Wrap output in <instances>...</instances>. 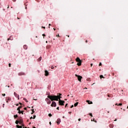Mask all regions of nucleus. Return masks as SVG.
Listing matches in <instances>:
<instances>
[{
    "label": "nucleus",
    "mask_w": 128,
    "mask_h": 128,
    "mask_svg": "<svg viewBox=\"0 0 128 128\" xmlns=\"http://www.w3.org/2000/svg\"><path fill=\"white\" fill-rule=\"evenodd\" d=\"M62 94H58V96H48V98H50L52 102H54V100H58L60 98H62Z\"/></svg>",
    "instance_id": "1"
},
{
    "label": "nucleus",
    "mask_w": 128,
    "mask_h": 128,
    "mask_svg": "<svg viewBox=\"0 0 128 128\" xmlns=\"http://www.w3.org/2000/svg\"><path fill=\"white\" fill-rule=\"evenodd\" d=\"M76 62L77 63V66H82V60L80 58L78 57L76 59Z\"/></svg>",
    "instance_id": "2"
},
{
    "label": "nucleus",
    "mask_w": 128,
    "mask_h": 128,
    "mask_svg": "<svg viewBox=\"0 0 128 128\" xmlns=\"http://www.w3.org/2000/svg\"><path fill=\"white\" fill-rule=\"evenodd\" d=\"M58 104L60 106H64V101L62 100H60V98Z\"/></svg>",
    "instance_id": "3"
},
{
    "label": "nucleus",
    "mask_w": 128,
    "mask_h": 128,
    "mask_svg": "<svg viewBox=\"0 0 128 128\" xmlns=\"http://www.w3.org/2000/svg\"><path fill=\"white\" fill-rule=\"evenodd\" d=\"M75 76L78 78V80H79V82H82V76H78L76 74Z\"/></svg>",
    "instance_id": "4"
},
{
    "label": "nucleus",
    "mask_w": 128,
    "mask_h": 128,
    "mask_svg": "<svg viewBox=\"0 0 128 128\" xmlns=\"http://www.w3.org/2000/svg\"><path fill=\"white\" fill-rule=\"evenodd\" d=\"M19 124H21V126H24V120H22V119H20L19 120Z\"/></svg>",
    "instance_id": "5"
},
{
    "label": "nucleus",
    "mask_w": 128,
    "mask_h": 128,
    "mask_svg": "<svg viewBox=\"0 0 128 128\" xmlns=\"http://www.w3.org/2000/svg\"><path fill=\"white\" fill-rule=\"evenodd\" d=\"M51 106H56V103L55 102H52L51 104Z\"/></svg>",
    "instance_id": "6"
},
{
    "label": "nucleus",
    "mask_w": 128,
    "mask_h": 128,
    "mask_svg": "<svg viewBox=\"0 0 128 128\" xmlns=\"http://www.w3.org/2000/svg\"><path fill=\"white\" fill-rule=\"evenodd\" d=\"M12 100V98L10 97L6 98V102H10Z\"/></svg>",
    "instance_id": "7"
},
{
    "label": "nucleus",
    "mask_w": 128,
    "mask_h": 128,
    "mask_svg": "<svg viewBox=\"0 0 128 128\" xmlns=\"http://www.w3.org/2000/svg\"><path fill=\"white\" fill-rule=\"evenodd\" d=\"M18 76H26V74L23 72H20L18 74Z\"/></svg>",
    "instance_id": "8"
},
{
    "label": "nucleus",
    "mask_w": 128,
    "mask_h": 128,
    "mask_svg": "<svg viewBox=\"0 0 128 128\" xmlns=\"http://www.w3.org/2000/svg\"><path fill=\"white\" fill-rule=\"evenodd\" d=\"M60 122H61V120H60V118H58V120H57V124H60Z\"/></svg>",
    "instance_id": "9"
},
{
    "label": "nucleus",
    "mask_w": 128,
    "mask_h": 128,
    "mask_svg": "<svg viewBox=\"0 0 128 128\" xmlns=\"http://www.w3.org/2000/svg\"><path fill=\"white\" fill-rule=\"evenodd\" d=\"M48 74H49L48 72V70H45L46 76H48Z\"/></svg>",
    "instance_id": "10"
},
{
    "label": "nucleus",
    "mask_w": 128,
    "mask_h": 128,
    "mask_svg": "<svg viewBox=\"0 0 128 128\" xmlns=\"http://www.w3.org/2000/svg\"><path fill=\"white\" fill-rule=\"evenodd\" d=\"M14 95L15 96H16V98L18 97V100H20L19 96L18 94H16V92H14Z\"/></svg>",
    "instance_id": "11"
},
{
    "label": "nucleus",
    "mask_w": 128,
    "mask_h": 128,
    "mask_svg": "<svg viewBox=\"0 0 128 128\" xmlns=\"http://www.w3.org/2000/svg\"><path fill=\"white\" fill-rule=\"evenodd\" d=\"M86 102H88V104H92V102L88 100H86Z\"/></svg>",
    "instance_id": "12"
},
{
    "label": "nucleus",
    "mask_w": 128,
    "mask_h": 128,
    "mask_svg": "<svg viewBox=\"0 0 128 128\" xmlns=\"http://www.w3.org/2000/svg\"><path fill=\"white\" fill-rule=\"evenodd\" d=\"M23 48H24V50H28V46H26V45H24V46H23Z\"/></svg>",
    "instance_id": "13"
},
{
    "label": "nucleus",
    "mask_w": 128,
    "mask_h": 128,
    "mask_svg": "<svg viewBox=\"0 0 128 128\" xmlns=\"http://www.w3.org/2000/svg\"><path fill=\"white\" fill-rule=\"evenodd\" d=\"M17 110H18V114H22V111L20 110V109L18 108H17Z\"/></svg>",
    "instance_id": "14"
},
{
    "label": "nucleus",
    "mask_w": 128,
    "mask_h": 128,
    "mask_svg": "<svg viewBox=\"0 0 128 128\" xmlns=\"http://www.w3.org/2000/svg\"><path fill=\"white\" fill-rule=\"evenodd\" d=\"M109 127L110 128H114V124H110L109 125Z\"/></svg>",
    "instance_id": "15"
},
{
    "label": "nucleus",
    "mask_w": 128,
    "mask_h": 128,
    "mask_svg": "<svg viewBox=\"0 0 128 128\" xmlns=\"http://www.w3.org/2000/svg\"><path fill=\"white\" fill-rule=\"evenodd\" d=\"M52 103V101H50V100H49L47 102V104H50Z\"/></svg>",
    "instance_id": "16"
},
{
    "label": "nucleus",
    "mask_w": 128,
    "mask_h": 128,
    "mask_svg": "<svg viewBox=\"0 0 128 128\" xmlns=\"http://www.w3.org/2000/svg\"><path fill=\"white\" fill-rule=\"evenodd\" d=\"M16 126L18 128H22V126L17 125V126Z\"/></svg>",
    "instance_id": "17"
},
{
    "label": "nucleus",
    "mask_w": 128,
    "mask_h": 128,
    "mask_svg": "<svg viewBox=\"0 0 128 128\" xmlns=\"http://www.w3.org/2000/svg\"><path fill=\"white\" fill-rule=\"evenodd\" d=\"M78 102H77L74 104V106H78Z\"/></svg>",
    "instance_id": "18"
},
{
    "label": "nucleus",
    "mask_w": 128,
    "mask_h": 128,
    "mask_svg": "<svg viewBox=\"0 0 128 128\" xmlns=\"http://www.w3.org/2000/svg\"><path fill=\"white\" fill-rule=\"evenodd\" d=\"M32 112L31 113V114H34V110L32 109Z\"/></svg>",
    "instance_id": "19"
},
{
    "label": "nucleus",
    "mask_w": 128,
    "mask_h": 128,
    "mask_svg": "<svg viewBox=\"0 0 128 128\" xmlns=\"http://www.w3.org/2000/svg\"><path fill=\"white\" fill-rule=\"evenodd\" d=\"M115 105L116 106H122V103L119 104H115Z\"/></svg>",
    "instance_id": "20"
},
{
    "label": "nucleus",
    "mask_w": 128,
    "mask_h": 128,
    "mask_svg": "<svg viewBox=\"0 0 128 128\" xmlns=\"http://www.w3.org/2000/svg\"><path fill=\"white\" fill-rule=\"evenodd\" d=\"M16 124H20V122L18 120H16Z\"/></svg>",
    "instance_id": "21"
},
{
    "label": "nucleus",
    "mask_w": 128,
    "mask_h": 128,
    "mask_svg": "<svg viewBox=\"0 0 128 128\" xmlns=\"http://www.w3.org/2000/svg\"><path fill=\"white\" fill-rule=\"evenodd\" d=\"M24 101H26V102H28V100H26V98H24Z\"/></svg>",
    "instance_id": "22"
},
{
    "label": "nucleus",
    "mask_w": 128,
    "mask_h": 128,
    "mask_svg": "<svg viewBox=\"0 0 128 128\" xmlns=\"http://www.w3.org/2000/svg\"><path fill=\"white\" fill-rule=\"evenodd\" d=\"M38 60L39 62H40V60H42V56H40V58H38Z\"/></svg>",
    "instance_id": "23"
},
{
    "label": "nucleus",
    "mask_w": 128,
    "mask_h": 128,
    "mask_svg": "<svg viewBox=\"0 0 128 128\" xmlns=\"http://www.w3.org/2000/svg\"><path fill=\"white\" fill-rule=\"evenodd\" d=\"M45 100L47 102H48V100H50V99L49 98H46Z\"/></svg>",
    "instance_id": "24"
},
{
    "label": "nucleus",
    "mask_w": 128,
    "mask_h": 128,
    "mask_svg": "<svg viewBox=\"0 0 128 128\" xmlns=\"http://www.w3.org/2000/svg\"><path fill=\"white\" fill-rule=\"evenodd\" d=\"M18 114L14 115V118H18Z\"/></svg>",
    "instance_id": "25"
},
{
    "label": "nucleus",
    "mask_w": 128,
    "mask_h": 128,
    "mask_svg": "<svg viewBox=\"0 0 128 128\" xmlns=\"http://www.w3.org/2000/svg\"><path fill=\"white\" fill-rule=\"evenodd\" d=\"M100 78H104V76L102 75H100Z\"/></svg>",
    "instance_id": "26"
},
{
    "label": "nucleus",
    "mask_w": 128,
    "mask_h": 128,
    "mask_svg": "<svg viewBox=\"0 0 128 128\" xmlns=\"http://www.w3.org/2000/svg\"><path fill=\"white\" fill-rule=\"evenodd\" d=\"M107 96H108V98H112V95L108 94Z\"/></svg>",
    "instance_id": "27"
},
{
    "label": "nucleus",
    "mask_w": 128,
    "mask_h": 128,
    "mask_svg": "<svg viewBox=\"0 0 128 128\" xmlns=\"http://www.w3.org/2000/svg\"><path fill=\"white\" fill-rule=\"evenodd\" d=\"M52 116V114H48V116Z\"/></svg>",
    "instance_id": "28"
},
{
    "label": "nucleus",
    "mask_w": 128,
    "mask_h": 128,
    "mask_svg": "<svg viewBox=\"0 0 128 128\" xmlns=\"http://www.w3.org/2000/svg\"><path fill=\"white\" fill-rule=\"evenodd\" d=\"M10 38H12V36H10V38L8 39V40H12V39Z\"/></svg>",
    "instance_id": "29"
},
{
    "label": "nucleus",
    "mask_w": 128,
    "mask_h": 128,
    "mask_svg": "<svg viewBox=\"0 0 128 128\" xmlns=\"http://www.w3.org/2000/svg\"><path fill=\"white\" fill-rule=\"evenodd\" d=\"M51 68L52 70H54V66H52Z\"/></svg>",
    "instance_id": "30"
},
{
    "label": "nucleus",
    "mask_w": 128,
    "mask_h": 128,
    "mask_svg": "<svg viewBox=\"0 0 128 128\" xmlns=\"http://www.w3.org/2000/svg\"><path fill=\"white\" fill-rule=\"evenodd\" d=\"M8 66H9V67L10 68V66H12V64H11L10 63V64H8Z\"/></svg>",
    "instance_id": "31"
},
{
    "label": "nucleus",
    "mask_w": 128,
    "mask_h": 128,
    "mask_svg": "<svg viewBox=\"0 0 128 128\" xmlns=\"http://www.w3.org/2000/svg\"><path fill=\"white\" fill-rule=\"evenodd\" d=\"M2 96H6V94H2Z\"/></svg>",
    "instance_id": "32"
},
{
    "label": "nucleus",
    "mask_w": 128,
    "mask_h": 128,
    "mask_svg": "<svg viewBox=\"0 0 128 128\" xmlns=\"http://www.w3.org/2000/svg\"><path fill=\"white\" fill-rule=\"evenodd\" d=\"M89 114L90 116H92V113H90Z\"/></svg>",
    "instance_id": "33"
},
{
    "label": "nucleus",
    "mask_w": 128,
    "mask_h": 128,
    "mask_svg": "<svg viewBox=\"0 0 128 128\" xmlns=\"http://www.w3.org/2000/svg\"><path fill=\"white\" fill-rule=\"evenodd\" d=\"M22 108V106H19L18 108H19L20 110V108Z\"/></svg>",
    "instance_id": "34"
},
{
    "label": "nucleus",
    "mask_w": 128,
    "mask_h": 128,
    "mask_svg": "<svg viewBox=\"0 0 128 128\" xmlns=\"http://www.w3.org/2000/svg\"><path fill=\"white\" fill-rule=\"evenodd\" d=\"M42 36H44H44H46V35L44 34H43Z\"/></svg>",
    "instance_id": "35"
},
{
    "label": "nucleus",
    "mask_w": 128,
    "mask_h": 128,
    "mask_svg": "<svg viewBox=\"0 0 128 128\" xmlns=\"http://www.w3.org/2000/svg\"><path fill=\"white\" fill-rule=\"evenodd\" d=\"M102 66V62H100L99 64V66Z\"/></svg>",
    "instance_id": "36"
},
{
    "label": "nucleus",
    "mask_w": 128,
    "mask_h": 128,
    "mask_svg": "<svg viewBox=\"0 0 128 128\" xmlns=\"http://www.w3.org/2000/svg\"><path fill=\"white\" fill-rule=\"evenodd\" d=\"M21 114H24V111H21Z\"/></svg>",
    "instance_id": "37"
},
{
    "label": "nucleus",
    "mask_w": 128,
    "mask_h": 128,
    "mask_svg": "<svg viewBox=\"0 0 128 128\" xmlns=\"http://www.w3.org/2000/svg\"><path fill=\"white\" fill-rule=\"evenodd\" d=\"M74 107V105H72L70 107V108H72Z\"/></svg>",
    "instance_id": "38"
},
{
    "label": "nucleus",
    "mask_w": 128,
    "mask_h": 128,
    "mask_svg": "<svg viewBox=\"0 0 128 128\" xmlns=\"http://www.w3.org/2000/svg\"><path fill=\"white\" fill-rule=\"evenodd\" d=\"M19 104H20V106H22V104L21 102H19Z\"/></svg>",
    "instance_id": "39"
},
{
    "label": "nucleus",
    "mask_w": 128,
    "mask_h": 128,
    "mask_svg": "<svg viewBox=\"0 0 128 128\" xmlns=\"http://www.w3.org/2000/svg\"><path fill=\"white\" fill-rule=\"evenodd\" d=\"M78 120L79 122H80V120H82V119L79 118V119Z\"/></svg>",
    "instance_id": "40"
},
{
    "label": "nucleus",
    "mask_w": 128,
    "mask_h": 128,
    "mask_svg": "<svg viewBox=\"0 0 128 128\" xmlns=\"http://www.w3.org/2000/svg\"><path fill=\"white\" fill-rule=\"evenodd\" d=\"M66 106H68V104H66L65 106V108H66Z\"/></svg>",
    "instance_id": "41"
},
{
    "label": "nucleus",
    "mask_w": 128,
    "mask_h": 128,
    "mask_svg": "<svg viewBox=\"0 0 128 128\" xmlns=\"http://www.w3.org/2000/svg\"><path fill=\"white\" fill-rule=\"evenodd\" d=\"M36 116H33V118H36Z\"/></svg>",
    "instance_id": "42"
},
{
    "label": "nucleus",
    "mask_w": 128,
    "mask_h": 128,
    "mask_svg": "<svg viewBox=\"0 0 128 128\" xmlns=\"http://www.w3.org/2000/svg\"><path fill=\"white\" fill-rule=\"evenodd\" d=\"M56 110H60V107H58L57 108H56Z\"/></svg>",
    "instance_id": "43"
},
{
    "label": "nucleus",
    "mask_w": 128,
    "mask_h": 128,
    "mask_svg": "<svg viewBox=\"0 0 128 128\" xmlns=\"http://www.w3.org/2000/svg\"><path fill=\"white\" fill-rule=\"evenodd\" d=\"M56 36L57 38H58V36H60V35H58H58H56Z\"/></svg>",
    "instance_id": "44"
},
{
    "label": "nucleus",
    "mask_w": 128,
    "mask_h": 128,
    "mask_svg": "<svg viewBox=\"0 0 128 128\" xmlns=\"http://www.w3.org/2000/svg\"><path fill=\"white\" fill-rule=\"evenodd\" d=\"M42 28H46L45 26H42Z\"/></svg>",
    "instance_id": "45"
},
{
    "label": "nucleus",
    "mask_w": 128,
    "mask_h": 128,
    "mask_svg": "<svg viewBox=\"0 0 128 128\" xmlns=\"http://www.w3.org/2000/svg\"><path fill=\"white\" fill-rule=\"evenodd\" d=\"M68 114H72V112H68Z\"/></svg>",
    "instance_id": "46"
},
{
    "label": "nucleus",
    "mask_w": 128,
    "mask_h": 128,
    "mask_svg": "<svg viewBox=\"0 0 128 128\" xmlns=\"http://www.w3.org/2000/svg\"><path fill=\"white\" fill-rule=\"evenodd\" d=\"M24 110H26V108H24Z\"/></svg>",
    "instance_id": "47"
},
{
    "label": "nucleus",
    "mask_w": 128,
    "mask_h": 128,
    "mask_svg": "<svg viewBox=\"0 0 128 128\" xmlns=\"http://www.w3.org/2000/svg\"><path fill=\"white\" fill-rule=\"evenodd\" d=\"M86 44H88V40H86Z\"/></svg>",
    "instance_id": "48"
},
{
    "label": "nucleus",
    "mask_w": 128,
    "mask_h": 128,
    "mask_svg": "<svg viewBox=\"0 0 128 128\" xmlns=\"http://www.w3.org/2000/svg\"><path fill=\"white\" fill-rule=\"evenodd\" d=\"M50 126H52V122H50Z\"/></svg>",
    "instance_id": "49"
},
{
    "label": "nucleus",
    "mask_w": 128,
    "mask_h": 128,
    "mask_svg": "<svg viewBox=\"0 0 128 128\" xmlns=\"http://www.w3.org/2000/svg\"><path fill=\"white\" fill-rule=\"evenodd\" d=\"M87 80H88V82H90V78H88Z\"/></svg>",
    "instance_id": "50"
},
{
    "label": "nucleus",
    "mask_w": 128,
    "mask_h": 128,
    "mask_svg": "<svg viewBox=\"0 0 128 128\" xmlns=\"http://www.w3.org/2000/svg\"><path fill=\"white\" fill-rule=\"evenodd\" d=\"M2 108H4V104H3Z\"/></svg>",
    "instance_id": "51"
},
{
    "label": "nucleus",
    "mask_w": 128,
    "mask_h": 128,
    "mask_svg": "<svg viewBox=\"0 0 128 128\" xmlns=\"http://www.w3.org/2000/svg\"><path fill=\"white\" fill-rule=\"evenodd\" d=\"M13 2H16V0H12Z\"/></svg>",
    "instance_id": "52"
},
{
    "label": "nucleus",
    "mask_w": 128,
    "mask_h": 128,
    "mask_svg": "<svg viewBox=\"0 0 128 128\" xmlns=\"http://www.w3.org/2000/svg\"><path fill=\"white\" fill-rule=\"evenodd\" d=\"M32 118H34L31 117V118H30V120H32Z\"/></svg>",
    "instance_id": "53"
},
{
    "label": "nucleus",
    "mask_w": 128,
    "mask_h": 128,
    "mask_svg": "<svg viewBox=\"0 0 128 128\" xmlns=\"http://www.w3.org/2000/svg\"><path fill=\"white\" fill-rule=\"evenodd\" d=\"M91 66H92V64H90Z\"/></svg>",
    "instance_id": "54"
},
{
    "label": "nucleus",
    "mask_w": 128,
    "mask_h": 128,
    "mask_svg": "<svg viewBox=\"0 0 128 128\" xmlns=\"http://www.w3.org/2000/svg\"><path fill=\"white\" fill-rule=\"evenodd\" d=\"M16 106H18V104H16Z\"/></svg>",
    "instance_id": "55"
},
{
    "label": "nucleus",
    "mask_w": 128,
    "mask_h": 128,
    "mask_svg": "<svg viewBox=\"0 0 128 128\" xmlns=\"http://www.w3.org/2000/svg\"><path fill=\"white\" fill-rule=\"evenodd\" d=\"M114 122H116V119L115 120H114Z\"/></svg>",
    "instance_id": "56"
},
{
    "label": "nucleus",
    "mask_w": 128,
    "mask_h": 128,
    "mask_svg": "<svg viewBox=\"0 0 128 128\" xmlns=\"http://www.w3.org/2000/svg\"><path fill=\"white\" fill-rule=\"evenodd\" d=\"M54 30H56V28H54Z\"/></svg>",
    "instance_id": "57"
},
{
    "label": "nucleus",
    "mask_w": 128,
    "mask_h": 128,
    "mask_svg": "<svg viewBox=\"0 0 128 128\" xmlns=\"http://www.w3.org/2000/svg\"><path fill=\"white\" fill-rule=\"evenodd\" d=\"M34 100H37L36 99H34Z\"/></svg>",
    "instance_id": "58"
},
{
    "label": "nucleus",
    "mask_w": 128,
    "mask_h": 128,
    "mask_svg": "<svg viewBox=\"0 0 128 128\" xmlns=\"http://www.w3.org/2000/svg\"><path fill=\"white\" fill-rule=\"evenodd\" d=\"M52 26L50 24H49V26Z\"/></svg>",
    "instance_id": "59"
},
{
    "label": "nucleus",
    "mask_w": 128,
    "mask_h": 128,
    "mask_svg": "<svg viewBox=\"0 0 128 128\" xmlns=\"http://www.w3.org/2000/svg\"><path fill=\"white\" fill-rule=\"evenodd\" d=\"M68 38H70V35H68Z\"/></svg>",
    "instance_id": "60"
},
{
    "label": "nucleus",
    "mask_w": 128,
    "mask_h": 128,
    "mask_svg": "<svg viewBox=\"0 0 128 128\" xmlns=\"http://www.w3.org/2000/svg\"><path fill=\"white\" fill-rule=\"evenodd\" d=\"M46 44H48V41H46Z\"/></svg>",
    "instance_id": "61"
},
{
    "label": "nucleus",
    "mask_w": 128,
    "mask_h": 128,
    "mask_svg": "<svg viewBox=\"0 0 128 128\" xmlns=\"http://www.w3.org/2000/svg\"><path fill=\"white\" fill-rule=\"evenodd\" d=\"M18 18V20H20V18Z\"/></svg>",
    "instance_id": "62"
},
{
    "label": "nucleus",
    "mask_w": 128,
    "mask_h": 128,
    "mask_svg": "<svg viewBox=\"0 0 128 128\" xmlns=\"http://www.w3.org/2000/svg\"><path fill=\"white\" fill-rule=\"evenodd\" d=\"M64 100H67L66 99H64Z\"/></svg>",
    "instance_id": "63"
},
{
    "label": "nucleus",
    "mask_w": 128,
    "mask_h": 128,
    "mask_svg": "<svg viewBox=\"0 0 128 128\" xmlns=\"http://www.w3.org/2000/svg\"><path fill=\"white\" fill-rule=\"evenodd\" d=\"M33 128H36V127H33Z\"/></svg>",
    "instance_id": "64"
}]
</instances>
